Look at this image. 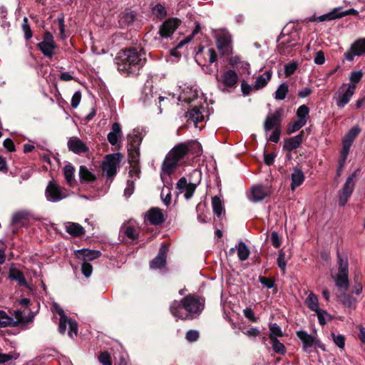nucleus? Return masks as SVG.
<instances>
[{"label": "nucleus", "mask_w": 365, "mask_h": 365, "mask_svg": "<svg viewBox=\"0 0 365 365\" xmlns=\"http://www.w3.org/2000/svg\"><path fill=\"white\" fill-rule=\"evenodd\" d=\"M204 309V304L200 300L188 294L180 301H174L170 309L172 314L180 319H192L200 315Z\"/></svg>", "instance_id": "f257e3e1"}, {"label": "nucleus", "mask_w": 365, "mask_h": 365, "mask_svg": "<svg viewBox=\"0 0 365 365\" xmlns=\"http://www.w3.org/2000/svg\"><path fill=\"white\" fill-rule=\"evenodd\" d=\"M145 53L136 48H130L118 53L116 58L118 69L127 74H135L144 65Z\"/></svg>", "instance_id": "f03ea898"}, {"label": "nucleus", "mask_w": 365, "mask_h": 365, "mask_svg": "<svg viewBox=\"0 0 365 365\" xmlns=\"http://www.w3.org/2000/svg\"><path fill=\"white\" fill-rule=\"evenodd\" d=\"M188 146L186 143H179L173 148L166 155L162 167V171L170 175L175 173L180 165L181 160L188 152Z\"/></svg>", "instance_id": "7ed1b4c3"}, {"label": "nucleus", "mask_w": 365, "mask_h": 365, "mask_svg": "<svg viewBox=\"0 0 365 365\" xmlns=\"http://www.w3.org/2000/svg\"><path fill=\"white\" fill-rule=\"evenodd\" d=\"M338 273L335 277L332 276V277L334 279L336 286L339 289L346 290L349 287L348 261L346 259H344L342 257L338 255Z\"/></svg>", "instance_id": "20e7f679"}, {"label": "nucleus", "mask_w": 365, "mask_h": 365, "mask_svg": "<svg viewBox=\"0 0 365 365\" xmlns=\"http://www.w3.org/2000/svg\"><path fill=\"white\" fill-rule=\"evenodd\" d=\"M356 88L354 84H342L334 96L338 108H344L350 101Z\"/></svg>", "instance_id": "39448f33"}, {"label": "nucleus", "mask_w": 365, "mask_h": 365, "mask_svg": "<svg viewBox=\"0 0 365 365\" xmlns=\"http://www.w3.org/2000/svg\"><path fill=\"white\" fill-rule=\"evenodd\" d=\"M354 178V174L349 175L346 178L342 189L339 192V205L340 206H344L352 195L355 187Z\"/></svg>", "instance_id": "423d86ee"}, {"label": "nucleus", "mask_w": 365, "mask_h": 365, "mask_svg": "<svg viewBox=\"0 0 365 365\" xmlns=\"http://www.w3.org/2000/svg\"><path fill=\"white\" fill-rule=\"evenodd\" d=\"M120 160V155L119 153L108 155L102 165L103 173L108 177H113L116 174Z\"/></svg>", "instance_id": "0eeeda50"}, {"label": "nucleus", "mask_w": 365, "mask_h": 365, "mask_svg": "<svg viewBox=\"0 0 365 365\" xmlns=\"http://www.w3.org/2000/svg\"><path fill=\"white\" fill-rule=\"evenodd\" d=\"M45 195L46 199L53 202L60 201L66 197L62 188L54 181H50L48 182Z\"/></svg>", "instance_id": "6e6552de"}, {"label": "nucleus", "mask_w": 365, "mask_h": 365, "mask_svg": "<svg viewBox=\"0 0 365 365\" xmlns=\"http://www.w3.org/2000/svg\"><path fill=\"white\" fill-rule=\"evenodd\" d=\"M272 193L270 186L263 185L261 184L254 185L251 188L248 198L253 202H257L263 200Z\"/></svg>", "instance_id": "1a4fd4ad"}, {"label": "nucleus", "mask_w": 365, "mask_h": 365, "mask_svg": "<svg viewBox=\"0 0 365 365\" xmlns=\"http://www.w3.org/2000/svg\"><path fill=\"white\" fill-rule=\"evenodd\" d=\"M365 53V39H358L352 43L350 49L344 53L346 60L352 61L354 56Z\"/></svg>", "instance_id": "9d476101"}, {"label": "nucleus", "mask_w": 365, "mask_h": 365, "mask_svg": "<svg viewBox=\"0 0 365 365\" xmlns=\"http://www.w3.org/2000/svg\"><path fill=\"white\" fill-rule=\"evenodd\" d=\"M231 36L228 32H222L218 35L217 46L219 51L224 55H229L232 53Z\"/></svg>", "instance_id": "9b49d317"}, {"label": "nucleus", "mask_w": 365, "mask_h": 365, "mask_svg": "<svg viewBox=\"0 0 365 365\" xmlns=\"http://www.w3.org/2000/svg\"><path fill=\"white\" fill-rule=\"evenodd\" d=\"M181 24L178 18H170L161 24V38H168L175 31Z\"/></svg>", "instance_id": "f8f14e48"}, {"label": "nucleus", "mask_w": 365, "mask_h": 365, "mask_svg": "<svg viewBox=\"0 0 365 365\" xmlns=\"http://www.w3.org/2000/svg\"><path fill=\"white\" fill-rule=\"evenodd\" d=\"M38 46L45 56L51 58L56 48L52 35L46 33L44 35L43 40L38 44Z\"/></svg>", "instance_id": "ddd939ff"}, {"label": "nucleus", "mask_w": 365, "mask_h": 365, "mask_svg": "<svg viewBox=\"0 0 365 365\" xmlns=\"http://www.w3.org/2000/svg\"><path fill=\"white\" fill-rule=\"evenodd\" d=\"M120 233L130 240H134L138 237L139 227L134 221L129 220L122 225Z\"/></svg>", "instance_id": "4468645a"}, {"label": "nucleus", "mask_w": 365, "mask_h": 365, "mask_svg": "<svg viewBox=\"0 0 365 365\" xmlns=\"http://www.w3.org/2000/svg\"><path fill=\"white\" fill-rule=\"evenodd\" d=\"M68 326V335L71 338H73L77 335L78 327L77 323L68 317L60 319L58 330L61 334H64L67 327Z\"/></svg>", "instance_id": "2eb2a0df"}, {"label": "nucleus", "mask_w": 365, "mask_h": 365, "mask_svg": "<svg viewBox=\"0 0 365 365\" xmlns=\"http://www.w3.org/2000/svg\"><path fill=\"white\" fill-rule=\"evenodd\" d=\"M177 187L180 192L184 193L185 197L188 200L192 197L196 189V185L191 182L187 183L186 178L182 177L178 180Z\"/></svg>", "instance_id": "dca6fc26"}, {"label": "nucleus", "mask_w": 365, "mask_h": 365, "mask_svg": "<svg viewBox=\"0 0 365 365\" xmlns=\"http://www.w3.org/2000/svg\"><path fill=\"white\" fill-rule=\"evenodd\" d=\"M297 336L303 343L304 351L310 353L315 342L314 337L302 330L297 331Z\"/></svg>", "instance_id": "f3484780"}, {"label": "nucleus", "mask_w": 365, "mask_h": 365, "mask_svg": "<svg viewBox=\"0 0 365 365\" xmlns=\"http://www.w3.org/2000/svg\"><path fill=\"white\" fill-rule=\"evenodd\" d=\"M68 147L70 150L76 153L81 154L88 151L86 145L78 138L73 137L69 139L68 142Z\"/></svg>", "instance_id": "a211bd4d"}, {"label": "nucleus", "mask_w": 365, "mask_h": 365, "mask_svg": "<svg viewBox=\"0 0 365 365\" xmlns=\"http://www.w3.org/2000/svg\"><path fill=\"white\" fill-rule=\"evenodd\" d=\"M222 83L228 88H235L238 81V75L233 70L225 71L221 78Z\"/></svg>", "instance_id": "6ab92c4d"}, {"label": "nucleus", "mask_w": 365, "mask_h": 365, "mask_svg": "<svg viewBox=\"0 0 365 365\" xmlns=\"http://www.w3.org/2000/svg\"><path fill=\"white\" fill-rule=\"evenodd\" d=\"M280 125V113L276 111L274 113L268 115L265 121L264 128L265 131L270 130L273 128H279Z\"/></svg>", "instance_id": "aec40b11"}, {"label": "nucleus", "mask_w": 365, "mask_h": 365, "mask_svg": "<svg viewBox=\"0 0 365 365\" xmlns=\"http://www.w3.org/2000/svg\"><path fill=\"white\" fill-rule=\"evenodd\" d=\"M76 255L84 262H87L98 258L101 256V252L98 250L83 249L77 250Z\"/></svg>", "instance_id": "412c9836"}, {"label": "nucleus", "mask_w": 365, "mask_h": 365, "mask_svg": "<svg viewBox=\"0 0 365 365\" xmlns=\"http://www.w3.org/2000/svg\"><path fill=\"white\" fill-rule=\"evenodd\" d=\"M303 135L304 132L302 131L299 135L286 140L284 148L288 151L298 148L303 141Z\"/></svg>", "instance_id": "4be33fe9"}, {"label": "nucleus", "mask_w": 365, "mask_h": 365, "mask_svg": "<svg viewBox=\"0 0 365 365\" xmlns=\"http://www.w3.org/2000/svg\"><path fill=\"white\" fill-rule=\"evenodd\" d=\"M304 175L303 172L297 168H294L292 170V173L291 174V179H292V183H291V189L292 190H294L297 187L301 185L303 182L304 181Z\"/></svg>", "instance_id": "5701e85b"}, {"label": "nucleus", "mask_w": 365, "mask_h": 365, "mask_svg": "<svg viewBox=\"0 0 365 365\" xmlns=\"http://www.w3.org/2000/svg\"><path fill=\"white\" fill-rule=\"evenodd\" d=\"M341 10V7H336L331 10L330 12L323 14L320 16L316 17L315 16H312L309 19V21L314 22V21H327L331 20H334L337 18V12Z\"/></svg>", "instance_id": "b1692460"}, {"label": "nucleus", "mask_w": 365, "mask_h": 365, "mask_svg": "<svg viewBox=\"0 0 365 365\" xmlns=\"http://www.w3.org/2000/svg\"><path fill=\"white\" fill-rule=\"evenodd\" d=\"M145 222L153 225L160 223V210L157 207H153L149 210L145 215Z\"/></svg>", "instance_id": "393cba45"}, {"label": "nucleus", "mask_w": 365, "mask_h": 365, "mask_svg": "<svg viewBox=\"0 0 365 365\" xmlns=\"http://www.w3.org/2000/svg\"><path fill=\"white\" fill-rule=\"evenodd\" d=\"M272 78V71H266L263 74L259 75L257 77L256 81L253 85V88L255 90H259L267 86L268 82Z\"/></svg>", "instance_id": "a878e982"}, {"label": "nucleus", "mask_w": 365, "mask_h": 365, "mask_svg": "<svg viewBox=\"0 0 365 365\" xmlns=\"http://www.w3.org/2000/svg\"><path fill=\"white\" fill-rule=\"evenodd\" d=\"M202 109H203L202 107H194L187 113L186 115L189 120H191L194 123L195 127H197V123L203 121L205 118L201 110Z\"/></svg>", "instance_id": "bb28decb"}, {"label": "nucleus", "mask_w": 365, "mask_h": 365, "mask_svg": "<svg viewBox=\"0 0 365 365\" xmlns=\"http://www.w3.org/2000/svg\"><path fill=\"white\" fill-rule=\"evenodd\" d=\"M121 135V128L118 123H115L112 125V131L108 134V140L109 143L115 145Z\"/></svg>", "instance_id": "cd10ccee"}, {"label": "nucleus", "mask_w": 365, "mask_h": 365, "mask_svg": "<svg viewBox=\"0 0 365 365\" xmlns=\"http://www.w3.org/2000/svg\"><path fill=\"white\" fill-rule=\"evenodd\" d=\"M135 19V14L131 11H126L120 15L119 24L121 27H126Z\"/></svg>", "instance_id": "c85d7f7f"}, {"label": "nucleus", "mask_w": 365, "mask_h": 365, "mask_svg": "<svg viewBox=\"0 0 365 365\" xmlns=\"http://www.w3.org/2000/svg\"><path fill=\"white\" fill-rule=\"evenodd\" d=\"M197 91L192 88H187L184 90L178 97V100L186 103H191L197 98Z\"/></svg>", "instance_id": "c756f323"}, {"label": "nucleus", "mask_w": 365, "mask_h": 365, "mask_svg": "<svg viewBox=\"0 0 365 365\" xmlns=\"http://www.w3.org/2000/svg\"><path fill=\"white\" fill-rule=\"evenodd\" d=\"M200 27L199 26V24H197L195 29L193 30V31L192 32L191 34H190L188 36H187L186 38H185L183 40L180 41L175 47L171 51V54L173 56H177V53H176V50L177 49H179V48H181L183 46H185V44L188 43L189 42L191 41V40L193 38V37L195 36V34H197L199 31H200Z\"/></svg>", "instance_id": "7c9ffc66"}, {"label": "nucleus", "mask_w": 365, "mask_h": 365, "mask_svg": "<svg viewBox=\"0 0 365 365\" xmlns=\"http://www.w3.org/2000/svg\"><path fill=\"white\" fill-rule=\"evenodd\" d=\"M128 139L130 146L131 148H139L143 139L142 133L138 129H134L133 132L129 134Z\"/></svg>", "instance_id": "2f4dec72"}, {"label": "nucleus", "mask_w": 365, "mask_h": 365, "mask_svg": "<svg viewBox=\"0 0 365 365\" xmlns=\"http://www.w3.org/2000/svg\"><path fill=\"white\" fill-rule=\"evenodd\" d=\"M66 230L68 233L74 237H78L84 233L83 227L78 223L68 222L66 225Z\"/></svg>", "instance_id": "473e14b6"}, {"label": "nucleus", "mask_w": 365, "mask_h": 365, "mask_svg": "<svg viewBox=\"0 0 365 365\" xmlns=\"http://www.w3.org/2000/svg\"><path fill=\"white\" fill-rule=\"evenodd\" d=\"M352 142L350 141V140H346L344 138H343L342 140V150L341 151V156H340V161H339V166L340 168H342L345 163V161L347 158V156L349 153L350 148L352 145Z\"/></svg>", "instance_id": "72a5a7b5"}, {"label": "nucleus", "mask_w": 365, "mask_h": 365, "mask_svg": "<svg viewBox=\"0 0 365 365\" xmlns=\"http://www.w3.org/2000/svg\"><path fill=\"white\" fill-rule=\"evenodd\" d=\"M79 176L81 182H91L96 180V175L86 166L81 165L79 169Z\"/></svg>", "instance_id": "f704fd0d"}, {"label": "nucleus", "mask_w": 365, "mask_h": 365, "mask_svg": "<svg viewBox=\"0 0 365 365\" xmlns=\"http://www.w3.org/2000/svg\"><path fill=\"white\" fill-rule=\"evenodd\" d=\"M212 206L214 213L218 217H220L225 212V209L223 206V203L220 197L215 196L212 199Z\"/></svg>", "instance_id": "c9c22d12"}, {"label": "nucleus", "mask_w": 365, "mask_h": 365, "mask_svg": "<svg viewBox=\"0 0 365 365\" xmlns=\"http://www.w3.org/2000/svg\"><path fill=\"white\" fill-rule=\"evenodd\" d=\"M235 248L237 250V256L241 261L248 259L250 252L245 242H240Z\"/></svg>", "instance_id": "e433bc0d"}, {"label": "nucleus", "mask_w": 365, "mask_h": 365, "mask_svg": "<svg viewBox=\"0 0 365 365\" xmlns=\"http://www.w3.org/2000/svg\"><path fill=\"white\" fill-rule=\"evenodd\" d=\"M9 277L18 282L20 286L27 287V283L23 274L16 268H11L9 270Z\"/></svg>", "instance_id": "4c0bfd02"}, {"label": "nucleus", "mask_w": 365, "mask_h": 365, "mask_svg": "<svg viewBox=\"0 0 365 365\" xmlns=\"http://www.w3.org/2000/svg\"><path fill=\"white\" fill-rule=\"evenodd\" d=\"M309 108L306 105L300 106L297 110V116L299 121L306 124L309 118Z\"/></svg>", "instance_id": "58836bf2"}, {"label": "nucleus", "mask_w": 365, "mask_h": 365, "mask_svg": "<svg viewBox=\"0 0 365 365\" xmlns=\"http://www.w3.org/2000/svg\"><path fill=\"white\" fill-rule=\"evenodd\" d=\"M341 302L345 307L354 309L356 307L357 301L353 296L346 293H343L341 295Z\"/></svg>", "instance_id": "ea45409f"}, {"label": "nucleus", "mask_w": 365, "mask_h": 365, "mask_svg": "<svg viewBox=\"0 0 365 365\" xmlns=\"http://www.w3.org/2000/svg\"><path fill=\"white\" fill-rule=\"evenodd\" d=\"M306 304L312 311L314 312L320 309V308L319 307L318 297L316 294L313 293H310L308 295L306 299Z\"/></svg>", "instance_id": "a19ab883"}, {"label": "nucleus", "mask_w": 365, "mask_h": 365, "mask_svg": "<svg viewBox=\"0 0 365 365\" xmlns=\"http://www.w3.org/2000/svg\"><path fill=\"white\" fill-rule=\"evenodd\" d=\"M289 92V86L287 83H282L277 88L274 93V98L278 101L284 100Z\"/></svg>", "instance_id": "79ce46f5"}, {"label": "nucleus", "mask_w": 365, "mask_h": 365, "mask_svg": "<svg viewBox=\"0 0 365 365\" xmlns=\"http://www.w3.org/2000/svg\"><path fill=\"white\" fill-rule=\"evenodd\" d=\"M74 168L71 165H66L63 168L64 176L68 184L71 185L74 182Z\"/></svg>", "instance_id": "37998d69"}, {"label": "nucleus", "mask_w": 365, "mask_h": 365, "mask_svg": "<svg viewBox=\"0 0 365 365\" xmlns=\"http://www.w3.org/2000/svg\"><path fill=\"white\" fill-rule=\"evenodd\" d=\"M283 336V333L280 327L276 324H269V339H277V337H281Z\"/></svg>", "instance_id": "c03bdc74"}, {"label": "nucleus", "mask_w": 365, "mask_h": 365, "mask_svg": "<svg viewBox=\"0 0 365 365\" xmlns=\"http://www.w3.org/2000/svg\"><path fill=\"white\" fill-rule=\"evenodd\" d=\"M272 346L275 353L284 354L286 353V348L284 345L281 343L277 339H270Z\"/></svg>", "instance_id": "a18cd8bd"}, {"label": "nucleus", "mask_w": 365, "mask_h": 365, "mask_svg": "<svg viewBox=\"0 0 365 365\" xmlns=\"http://www.w3.org/2000/svg\"><path fill=\"white\" fill-rule=\"evenodd\" d=\"M129 152V162L131 164H138L139 156H140V152H139V148H131L130 146L128 148Z\"/></svg>", "instance_id": "49530a36"}, {"label": "nucleus", "mask_w": 365, "mask_h": 365, "mask_svg": "<svg viewBox=\"0 0 365 365\" xmlns=\"http://www.w3.org/2000/svg\"><path fill=\"white\" fill-rule=\"evenodd\" d=\"M285 252L282 250H280L279 251L278 257L277 259V263L279 269L283 272H285L287 267V261L285 259Z\"/></svg>", "instance_id": "de8ad7c7"}, {"label": "nucleus", "mask_w": 365, "mask_h": 365, "mask_svg": "<svg viewBox=\"0 0 365 365\" xmlns=\"http://www.w3.org/2000/svg\"><path fill=\"white\" fill-rule=\"evenodd\" d=\"M13 324V319L4 312L0 311V327H6Z\"/></svg>", "instance_id": "09e8293b"}, {"label": "nucleus", "mask_w": 365, "mask_h": 365, "mask_svg": "<svg viewBox=\"0 0 365 365\" xmlns=\"http://www.w3.org/2000/svg\"><path fill=\"white\" fill-rule=\"evenodd\" d=\"M361 130L358 126L353 127L344 137L346 140L354 142L356 137L359 134Z\"/></svg>", "instance_id": "8fccbe9b"}, {"label": "nucleus", "mask_w": 365, "mask_h": 365, "mask_svg": "<svg viewBox=\"0 0 365 365\" xmlns=\"http://www.w3.org/2000/svg\"><path fill=\"white\" fill-rule=\"evenodd\" d=\"M363 76V73L361 71H352L350 73L349 79L351 83L349 84H354L355 86L358 83Z\"/></svg>", "instance_id": "3c124183"}, {"label": "nucleus", "mask_w": 365, "mask_h": 365, "mask_svg": "<svg viewBox=\"0 0 365 365\" xmlns=\"http://www.w3.org/2000/svg\"><path fill=\"white\" fill-rule=\"evenodd\" d=\"M305 124L302 122L299 121L298 120L294 121V123L289 124L287 128V133L291 134L297 130H299L301 128H302Z\"/></svg>", "instance_id": "603ef678"}, {"label": "nucleus", "mask_w": 365, "mask_h": 365, "mask_svg": "<svg viewBox=\"0 0 365 365\" xmlns=\"http://www.w3.org/2000/svg\"><path fill=\"white\" fill-rule=\"evenodd\" d=\"M259 282L265 287L271 289L274 287V280L271 278L260 276L259 277Z\"/></svg>", "instance_id": "864d4df0"}, {"label": "nucleus", "mask_w": 365, "mask_h": 365, "mask_svg": "<svg viewBox=\"0 0 365 365\" xmlns=\"http://www.w3.org/2000/svg\"><path fill=\"white\" fill-rule=\"evenodd\" d=\"M98 360L103 365H112L108 352L104 351L98 356Z\"/></svg>", "instance_id": "5fc2aeb1"}, {"label": "nucleus", "mask_w": 365, "mask_h": 365, "mask_svg": "<svg viewBox=\"0 0 365 365\" xmlns=\"http://www.w3.org/2000/svg\"><path fill=\"white\" fill-rule=\"evenodd\" d=\"M199 338V332L197 330H189L186 333L185 339L190 342L196 341Z\"/></svg>", "instance_id": "6e6d98bb"}, {"label": "nucleus", "mask_w": 365, "mask_h": 365, "mask_svg": "<svg viewBox=\"0 0 365 365\" xmlns=\"http://www.w3.org/2000/svg\"><path fill=\"white\" fill-rule=\"evenodd\" d=\"M333 340L336 346L339 348H344L345 344V339L344 336L341 334L335 335L332 334Z\"/></svg>", "instance_id": "4d7b16f0"}, {"label": "nucleus", "mask_w": 365, "mask_h": 365, "mask_svg": "<svg viewBox=\"0 0 365 365\" xmlns=\"http://www.w3.org/2000/svg\"><path fill=\"white\" fill-rule=\"evenodd\" d=\"M23 31H24L25 38L29 39L32 37V33L28 24V19L24 17V24L22 25Z\"/></svg>", "instance_id": "13d9d810"}, {"label": "nucleus", "mask_w": 365, "mask_h": 365, "mask_svg": "<svg viewBox=\"0 0 365 365\" xmlns=\"http://www.w3.org/2000/svg\"><path fill=\"white\" fill-rule=\"evenodd\" d=\"M81 270L83 274L86 277H88L91 275L93 267L91 264H89L87 262H83L81 266Z\"/></svg>", "instance_id": "bf43d9fd"}, {"label": "nucleus", "mask_w": 365, "mask_h": 365, "mask_svg": "<svg viewBox=\"0 0 365 365\" xmlns=\"http://www.w3.org/2000/svg\"><path fill=\"white\" fill-rule=\"evenodd\" d=\"M81 100V93L80 91H76L72 96L71 98V106L73 108H76L80 104Z\"/></svg>", "instance_id": "052dcab7"}, {"label": "nucleus", "mask_w": 365, "mask_h": 365, "mask_svg": "<svg viewBox=\"0 0 365 365\" xmlns=\"http://www.w3.org/2000/svg\"><path fill=\"white\" fill-rule=\"evenodd\" d=\"M315 312L317 315L319 323L321 325H324L327 323L325 317H329V314H327V312L321 309H319V311H317Z\"/></svg>", "instance_id": "680f3d73"}, {"label": "nucleus", "mask_w": 365, "mask_h": 365, "mask_svg": "<svg viewBox=\"0 0 365 365\" xmlns=\"http://www.w3.org/2000/svg\"><path fill=\"white\" fill-rule=\"evenodd\" d=\"M16 358L17 355L16 354L0 353V364L8 362L10 360L16 359Z\"/></svg>", "instance_id": "e2e57ef3"}, {"label": "nucleus", "mask_w": 365, "mask_h": 365, "mask_svg": "<svg viewBox=\"0 0 365 365\" xmlns=\"http://www.w3.org/2000/svg\"><path fill=\"white\" fill-rule=\"evenodd\" d=\"M245 317L252 322H256L257 318L255 317L252 309L251 308H246L243 310Z\"/></svg>", "instance_id": "0e129e2a"}, {"label": "nucleus", "mask_w": 365, "mask_h": 365, "mask_svg": "<svg viewBox=\"0 0 365 365\" xmlns=\"http://www.w3.org/2000/svg\"><path fill=\"white\" fill-rule=\"evenodd\" d=\"M358 14H359L358 11H356L354 9H349L345 11H341L340 10L339 11L337 12V18L340 19V18H342V17H344L345 16H348V15L357 16Z\"/></svg>", "instance_id": "69168bd1"}, {"label": "nucleus", "mask_w": 365, "mask_h": 365, "mask_svg": "<svg viewBox=\"0 0 365 365\" xmlns=\"http://www.w3.org/2000/svg\"><path fill=\"white\" fill-rule=\"evenodd\" d=\"M271 241L274 247L277 248L280 247L281 239L277 232H272L271 233Z\"/></svg>", "instance_id": "338daca9"}, {"label": "nucleus", "mask_w": 365, "mask_h": 365, "mask_svg": "<svg viewBox=\"0 0 365 365\" xmlns=\"http://www.w3.org/2000/svg\"><path fill=\"white\" fill-rule=\"evenodd\" d=\"M297 69V64L294 63H291L285 65L284 66V73L287 76H289L293 74Z\"/></svg>", "instance_id": "774afa93"}]
</instances>
